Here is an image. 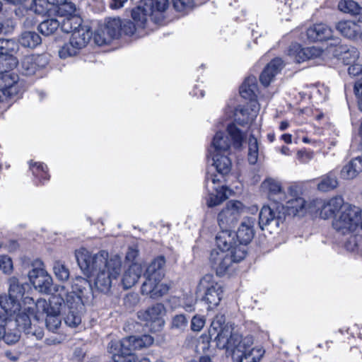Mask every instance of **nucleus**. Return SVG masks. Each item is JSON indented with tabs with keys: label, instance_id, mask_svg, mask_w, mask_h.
<instances>
[{
	"label": "nucleus",
	"instance_id": "a19ab883",
	"mask_svg": "<svg viewBox=\"0 0 362 362\" xmlns=\"http://www.w3.org/2000/svg\"><path fill=\"white\" fill-rule=\"evenodd\" d=\"M19 42L25 47L35 48L41 43V37L35 32L25 31L22 33Z\"/></svg>",
	"mask_w": 362,
	"mask_h": 362
},
{
	"label": "nucleus",
	"instance_id": "e2e57ef3",
	"mask_svg": "<svg viewBox=\"0 0 362 362\" xmlns=\"http://www.w3.org/2000/svg\"><path fill=\"white\" fill-rule=\"evenodd\" d=\"M205 325L204 317L195 315L192 317L191 322V328L194 332H199Z\"/></svg>",
	"mask_w": 362,
	"mask_h": 362
},
{
	"label": "nucleus",
	"instance_id": "de8ad7c7",
	"mask_svg": "<svg viewBox=\"0 0 362 362\" xmlns=\"http://www.w3.org/2000/svg\"><path fill=\"white\" fill-rule=\"evenodd\" d=\"M49 10L50 4L47 0H33L28 11L43 16Z\"/></svg>",
	"mask_w": 362,
	"mask_h": 362
},
{
	"label": "nucleus",
	"instance_id": "864d4df0",
	"mask_svg": "<svg viewBox=\"0 0 362 362\" xmlns=\"http://www.w3.org/2000/svg\"><path fill=\"white\" fill-rule=\"evenodd\" d=\"M258 158V143L256 138L249 139L248 160L251 164H255Z\"/></svg>",
	"mask_w": 362,
	"mask_h": 362
},
{
	"label": "nucleus",
	"instance_id": "ea45409f",
	"mask_svg": "<svg viewBox=\"0 0 362 362\" xmlns=\"http://www.w3.org/2000/svg\"><path fill=\"white\" fill-rule=\"evenodd\" d=\"M109 33L108 37L118 38L122 33V21L119 18H108L103 25Z\"/></svg>",
	"mask_w": 362,
	"mask_h": 362
},
{
	"label": "nucleus",
	"instance_id": "6e6552de",
	"mask_svg": "<svg viewBox=\"0 0 362 362\" xmlns=\"http://www.w3.org/2000/svg\"><path fill=\"white\" fill-rule=\"evenodd\" d=\"M197 290L204 293L202 300L208 304V309L217 306L223 297L222 285L211 274H206L200 279Z\"/></svg>",
	"mask_w": 362,
	"mask_h": 362
},
{
	"label": "nucleus",
	"instance_id": "5fc2aeb1",
	"mask_svg": "<svg viewBox=\"0 0 362 362\" xmlns=\"http://www.w3.org/2000/svg\"><path fill=\"white\" fill-rule=\"evenodd\" d=\"M340 42L341 40L337 39L335 44H330L327 47V51L329 53H332L334 57H337L339 59H341L344 52L349 50L348 45L340 44Z\"/></svg>",
	"mask_w": 362,
	"mask_h": 362
},
{
	"label": "nucleus",
	"instance_id": "58836bf2",
	"mask_svg": "<svg viewBox=\"0 0 362 362\" xmlns=\"http://www.w3.org/2000/svg\"><path fill=\"white\" fill-rule=\"evenodd\" d=\"M214 189L216 192L217 194H210L206 201L209 207H214L221 204L228 196L230 194V190L226 186H221V188L214 187Z\"/></svg>",
	"mask_w": 362,
	"mask_h": 362
},
{
	"label": "nucleus",
	"instance_id": "f03ea898",
	"mask_svg": "<svg viewBox=\"0 0 362 362\" xmlns=\"http://www.w3.org/2000/svg\"><path fill=\"white\" fill-rule=\"evenodd\" d=\"M62 303L64 297L62 291L58 295L53 296L49 302L43 298H39L35 301L33 298L25 296L23 298V309L28 311L37 321L46 314V327L49 331L54 332L62 323L59 315Z\"/></svg>",
	"mask_w": 362,
	"mask_h": 362
},
{
	"label": "nucleus",
	"instance_id": "e433bc0d",
	"mask_svg": "<svg viewBox=\"0 0 362 362\" xmlns=\"http://www.w3.org/2000/svg\"><path fill=\"white\" fill-rule=\"evenodd\" d=\"M339 182L335 173L330 171L321 177L317 189L322 192H328L337 188Z\"/></svg>",
	"mask_w": 362,
	"mask_h": 362
},
{
	"label": "nucleus",
	"instance_id": "423d86ee",
	"mask_svg": "<svg viewBox=\"0 0 362 362\" xmlns=\"http://www.w3.org/2000/svg\"><path fill=\"white\" fill-rule=\"evenodd\" d=\"M218 338V348L231 350L233 357L251 349L254 342L252 336L243 337L238 333L232 332L231 329L223 330Z\"/></svg>",
	"mask_w": 362,
	"mask_h": 362
},
{
	"label": "nucleus",
	"instance_id": "7c9ffc66",
	"mask_svg": "<svg viewBox=\"0 0 362 362\" xmlns=\"http://www.w3.org/2000/svg\"><path fill=\"white\" fill-rule=\"evenodd\" d=\"M142 273L141 266L136 263L132 264L124 272L122 282L124 288L132 287L139 280Z\"/></svg>",
	"mask_w": 362,
	"mask_h": 362
},
{
	"label": "nucleus",
	"instance_id": "6ab92c4d",
	"mask_svg": "<svg viewBox=\"0 0 362 362\" xmlns=\"http://www.w3.org/2000/svg\"><path fill=\"white\" fill-rule=\"evenodd\" d=\"M18 76L10 70L0 72V91L8 97L16 95L19 92Z\"/></svg>",
	"mask_w": 362,
	"mask_h": 362
},
{
	"label": "nucleus",
	"instance_id": "4c0bfd02",
	"mask_svg": "<svg viewBox=\"0 0 362 362\" xmlns=\"http://www.w3.org/2000/svg\"><path fill=\"white\" fill-rule=\"evenodd\" d=\"M225 317L222 315H218L215 317L211 324V327L209 330V336L211 338L215 336L214 340L216 342L218 346V337L222 332L226 329H231L230 327L225 325Z\"/></svg>",
	"mask_w": 362,
	"mask_h": 362
},
{
	"label": "nucleus",
	"instance_id": "ddd939ff",
	"mask_svg": "<svg viewBox=\"0 0 362 362\" xmlns=\"http://www.w3.org/2000/svg\"><path fill=\"white\" fill-rule=\"evenodd\" d=\"M285 216L284 204H276L272 207L263 206L259 215V226L262 230L271 223L278 227L284 220Z\"/></svg>",
	"mask_w": 362,
	"mask_h": 362
},
{
	"label": "nucleus",
	"instance_id": "13d9d810",
	"mask_svg": "<svg viewBox=\"0 0 362 362\" xmlns=\"http://www.w3.org/2000/svg\"><path fill=\"white\" fill-rule=\"evenodd\" d=\"M30 168L35 176L41 177L43 179H48L46 172L47 167L43 164L40 163H34L33 164L30 163Z\"/></svg>",
	"mask_w": 362,
	"mask_h": 362
},
{
	"label": "nucleus",
	"instance_id": "3c124183",
	"mask_svg": "<svg viewBox=\"0 0 362 362\" xmlns=\"http://www.w3.org/2000/svg\"><path fill=\"white\" fill-rule=\"evenodd\" d=\"M172 3L175 10L183 14L191 11L194 6V0H172Z\"/></svg>",
	"mask_w": 362,
	"mask_h": 362
},
{
	"label": "nucleus",
	"instance_id": "052dcab7",
	"mask_svg": "<svg viewBox=\"0 0 362 362\" xmlns=\"http://www.w3.org/2000/svg\"><path fill=\"white\" fill-rule=\"evenodd\" d=\"M2 339L8 344H14L20 339L19 332L16 329L13 331H6L5 329V334Z\"/></svg>",
	"mask_w": 362,
	"mask_h": 362
},
{
	"label": "nucleus",
	"instance_id": "49530a36",
	"mask_svg": "<svg viewBox=\"0 0 362 362\" xmlns=\"http://www.w3.org/2000/svg\"><path fill=\"white\" fill-rule=\"evenodd\" d=\"M25 286L20 284L17 278L13 276L8 279V293L10 296L19 299L23 296Z\"/></svg>",
	"mask_w": 362,
	"mask_h": 362
},
{
	"label": "nucleus",
	"instance_id": "b1692460",
	"mask_svg": "<svg viewBox=\"0 0 362 362\" xmlns=\"http://www.w3.org/2000/svg\"><path fill=\"white\" fill-rule=\"evenodd\" d=\"M160 281H144L141 286L142 294L149 296L152 298H157L166 294L169 291V286Z\"/></svg>",
	"mask_w": 362,
	"mask_h": 362
},
{
	"label": "nucleus",
	"instance_id": "f704fd0d",
	"mask_svg": "<svg viewBox=\"0 0 362 362\" xmlns=\"http://www.w3.org/2000/svg\"><path fill=\"white\" fill-rule=\"evenodd\" d=\"M264 354V350L261 346H255L233 358L238 362H259Z\"/></svg>",
	"mask_w": 362,
	"mask_h": 362
},
{
	"label": "nucleus",
	"instance_id": "473e14b6",
	"mask_svg": "<svg viewBox=\"0 0 362 362\" xmlns=\"http://www.w3.org/2000/svg\"><path fill=\"white\" fill-rule=\"evenodd\" d=\"M213 160V165L218 173L222 175L228 174L231 169V160L228 158L229 154L209 152Z\"/></svg>",
	"mask_w": 362,
	"mask_h": 362
},
{
	"label": "nucleus",
	"instance_id": "c03bdc74",
	"mask_svg": "<svg viewBox=\"0 0 362 362\" xmlns=\"http://www.w3.org/2000/svg\"><path fill=\"white\" fill-rule=\"evenodd\" d=\"M60 21L57 19L50 18L42 21L38 25V30L44 35L49 36L54 34L59 28Z\"/></svg>",
	"mask_w": 362,
	"mask_h": 362
},
{
	"label": "nucleus",
	"instance_id": "680f3d73",
	"mask_svg": "<svg viewBox=\"0 0 362 362\" xmlns=\"http://www.w3.org/2000/svg\"><path fill=\"white\" fill-rule=\"evenodd\" d=\"M112 360L114 362H137V357L134 354L123 355L114 353Z\"/></svg>",
	"mask_w": 362,
	"mask_h": 362
},
{
	"label": "nucleus",
	"instance_id": "412c9836",
	"mask_svg": "<svg viewBox=\"0 0 362 362\" xmlns=\"http://www.w3.org/2000/svg\"><path fill=\"white\" fill-rule=\"evenodd\" d=\"M335 28L342 36L351 40L361 38L362 33V28L358 23L351 20H344L337 22Z\"/></svg>",
	"mask_w": 362,
	"mask_h": 362
},
{
	"label": "nucleus",
	"instance_id": "bb28decb",
	"mask_svg": "<svg viewBox=\"0 0 362 362\" xmlns=\"http://www.w3.org/2000/svg\"><path fill=\"white\" fill-rule=\"evenodd\" d=\"M231 146L228 136L222 132H217L213 138L209 152L229 154Z\"/></svg>",
	"mask_w": 362,
	"mask_h": 362
},
{
	"label": "nucleus",
	"instance_id": "5701e85b",
	"mask_svg": "<svg viewBox=\"0 0 362 362\" xmlns=\"http://www.w3.org/2000/svg\"><path fill=\"white\" fill-rule=\"evenodd\" d=\"M333 30L325 23H316L308 28V39L312 42L327 40L332 37Z\"/></svg>",
	"mask_w": 362,
	"mask_h": 362
},
{
	"label": "nucleus",
	"instance_id": "8fccbe9b",
	"mask_svg": "<svg viewBox=\"0 0 362 362\" xmlns=\"http://www.w3.org/2000/svg\"><path fill=\"white\" fill-rule=\"evenodd\" d=\"M108 35L109 33L107 32L105 27L103 25L100 26L95 31L93 37L95 44L99 46L109 44L114 38L112 36L108 37Z\"/></svg>",
	"mask_w": 362,
	"mask_h": 362
},
{
	"label": "nucleus",
	"instance_id": "bf43d9fd",
	"mask_svg": "<svg viewBox=\"0 0 362 362\" xmlns=\"http://www.w3.org/2000/svg\"><path fill=\"white\" fill-rule=\"evenodd\" d=\"M0 269L5 274H10L13 270V262L7 255H0Z\"/></svg>",
	"mask_w": 362,
	"mask_h": 362
},
{
	"label": "nucleus",
	"instance_id": "f3484780",
	"mask_svg": "<svg viewBox=\"0 0 362 362\" xmlns=\"http://www.w3.org/2000/svg\"><path fill=\"white\" fill-rule=\"evenodd\" d=\"M256 223L254 217H245L243 219L235 234L240 245H247L253 239Z\"/></svg>",
	"mask_w": 362,
	"mask_h": 362
},
{
	"label": "nucleus",
	"instance_id": "4be33fe9",
	"mask_svg": "<svg viewBox=\"0 0 362 362\" xmlns=\"http://www.w3.org/2000/svg\"><path fill=\"white\" fill-rule=\"evenodd\" d=\"M165 309L163 304L156 303L145 310H141L138 313V317L147 323L155 322L158 325L162 326L164 324L163 316L165 315Z\"/></svg>",
	"mask_w": 362,
	"mask_h": 362
},
{
	"label": "nucleus",
	"instance_id": "9b49d317",
	"mask_svg": "<svg viewBox=\"0 0 362 362\" xmlns=\"http://www.w3.org/2000/svg\"><path fill=\"white\" fill-rule=\"evenodd\" d=\"M18 49V45L15 40L0 38V72L17 66L18 60L13 55Z\"/></svg>",
	"mask_w": 362,
	"mask_h": 362
},
{
	"label": "nucleus",
	"instance_id": "4468645a",
	"mask_svg": "<svg viewBox=\"0 0 362 362\" xmlns=\"http://www.w3.org/2000/svg\"><path fill=\"white\" fill-rule=\"evenodd\" d=\"M262 191L269 199L283 204L287 199L286 193L282 187L281 182L274 178L265 179L261 184Z\"/></svg>",
	"mask_w": 362,
	"mask_h": 362
},
{
	"label": "nucleus",
	"instance_id": "69168bd1",
	"mask_svg": "<svg viewBox=\"0 0 362 362\" xmlns=\"http://www.w3.org/2000/svg\"><path fill=\"white\" fill-rule=\"evenodd\" d=\"M354 90L358 98V107L362 111V78L356 82Z\"/></svg>",
	"mask_w": 362,
	"mask_h": 362
},
{
	"label": "nucleus",
	"instance_id": "603ef678",
	"mask_svg": "<svg viewBox=\"0 0 362 362\" xmlns=\"http://www.w3.org/2000/svg\"><path fill=\"white\" fill-rule=\"evenodd\" d=\"M74 45L69 39V42L64 43L59 49V57L61 59H66L77 54L79 49Z\"/></svg>",
	"mask_w": 362,
	"mask_h": 362
},
{
	"label": "nucleus",
	"instance_id": "a878e982",
	"mask_svg": "<svg viewBox=\"0 0 362 362\" xmlns=\"http://www.w3.org/2000/svg\"><path fill=\"white\" fill-rule=\"evenodd\" d=\"M284 63L281 59L275 58L265 67L259 76L262 84L264 86L269 85L274 77L281 70Z\"/></svg>",
	"mask_w": 362,
	"mask_h": 362
},
{
	"label": "nucleus",
	"instance_id": "4d7b16f0",
	"mask_svg": "<svg viewBox=\"0 0 362 362\" xmlns=\"http://www.w3.org/2000/svg\"><path fill=\"white\" fill-rule=\"evenodd\" d=\"M187 319L184 315H177L172 319L171 327L173 329L182 330L187 327Z\"/></svg>",
	"mask_w": 362,
	"mask_h": 362
},
{
	"label": "nucleus",
	"instance_id": "9d476101",
	"mask_svg": "<svg viewBox=\"0 0 362 362\" xmlns=\"http://www.w3.org/2000/svg\"><path fill=\"white\" fill-rule=\"evenodd\" d=\"M33 269L28 272V278L35 289L42 293L51 291L52 278L47 272L42 261L37 259L33 262Z\"/></svg>",
	"mask_w": 362,
	"mask_h": 362
},
{
	"label": "nucleus",
	"instance_id": "20e7f679",
	"mask_svg": "<svg viewBox=\"0 0 362 362\" xmlns=\"http://www.w3.org/2000/svg\"><path fill=\"white\" fill-rule=\"evenodd\" d=\"M246 251L238 247L235 251L214 249L210 254L209 261L212 268L219 276L230 274L233 270L234 264L245 257Z\"/></svg>",
	"mask_w": 362,
	"mask_h": 362
},
{
	"label": "nucleus",
	"instance_id": "39448f33",
	"mask_svg": "<svg viewBox=\"0 0 362 362\" xmlns=\"http://www.w3.org/2000/svg\"><path fill=\"white\" fill-rule=\"evenodd\" d=\"M334 229L341 235H348L358 228L362 229L361 210L355 206L345 204L332 222Z\"/></svg>",
	"mask_w": 362,
	"mask_h": 362
},
{
	"label": "nucleus",
	"instance_id": "c9c22d12",
	"mask_svg": "<svg viewBox=\"0 0 362 362\" xmlns=\"http://www.w3.org/2000/svg\"><path fill=\"white\" fill-rule=\"evenodd\" d=\"M59 21V26L64 33H73L74 30L83 26L81 18L77 15L69 14Z\"/></svg>",
	"mask_w": 362,
	"mask_h": 362
},
{
	"label": "nucleus",
	"instance_id": "393cba45",
	"mask_svg": "<svg viewBox=\"0 0 362 362\" xmlns=\"http://www.w3.org/2000/svg\"><path fill=\"white\" fill-rule=\"evenodd\" d=\"M165 260L164 257H159L153 259L147 267L144 274L145 281L152 280H162L164 276V267Z\"/></svg>",
	"mask_w": 362,
	"mask_h": 362
},
{
	"label": "nucleus",
	"instance_id": "0eeeda50",
	"mask_svg": "<svg viewBox=\"0 0 362 362\" xmlns=\"http://www.w3.org/2000/svg\"><path fill=\"white\" fill-rule=\"evenodd\" d=\"M153 338L148 334L141 337L130 336L123 338L119 341H111L108 349L111 354H132V351L150 346L153 343Z\"/></svg>",
	"mask_w": 362,
	"mask_h": 362
},
{
	"label": "nucleus",
	"instance_id": "774afa93",
	"mask_svg": "<svg viewBox=\"0 0 362 362\" xmlns=\"http://www.w3.org/2000/svg\"><path fill=\"white\" fill-rule=\"evenodd\" d=\"M138 255V250L134 248H129L126 255L127 260L133 262Z\"/></svg>",
	"mask_w": 362,
	"mask_h": 362
},
{
	"label": "nucleus",
	"instance_id": "aec40b11",
	"mask_svg": "<svg viewBox=\"0 0 362 362\" xmlns=\"http://www.w3.org/2000/svg\"><path fill=\"white\" fill-rule=\"evenodd\" d=\"M221 228V230L218 233L216 237V249L235 251L238 247H243L245 250V246L240 245L238 240L235 239V234L230 230L229 228Z\"/></svg>",
	"mask_w": 362,
	"mask_h": 362
},
{
	"label": "nucleus",
	"instance_id": "7ed1b4c3",
	"mask_svg": "<svg viewBox=\"0 0 362 362\" xmlns=\"http://www.w3.org/2000/svg\"><path fill=\"white\" fill-rule=\"evenodd\" d=\"M168 5V0H142L132 11V17L135 23L130 21L122 22V33L133 35L138 28H144L148 18L159 23Z\"/></svg>",
	"mask_w": 362,
	"mask_h": 362
},
{
	"label": "nucleus",
	"instance_id": "79ce46f5",
	"mask_svg": "<svg viewBox=\"0 0 362 362\" xmlns=\"http://www.w3.org/2000/svg\"><path fill=\"white\" fill-rule=\"evenodd\" d=\"M227 132L233 142V146L235 148H241L245 134H243L235 124H230L227 126Z\"/></svg>",
	"mask_w": 362,
	"mask_h": 362
},
{
	"label": "nucleus",
	"instance_id": "a18cd8bd",
	"mask_svg": "<svg viewBox=\"0 0 362 362\" xmlns=\"http://www.w3.org/2000/svg\"><path fill=\"white\" fill-rule=\"evenodd\" d=\"M53 272L56 278L60 281H66L69 278V269L61 260H55L53 263Z\"/></svg>",
	"mask_w": 362,
	"mask_h": 362
},
{
	"label": "nucleus",
	"instance_id": "f8f14e48",
	"mask_svg": "<svg viewBox=\"0 0 362 362\" xmlns=\"http://www.w3.org/2000/svg\"><path fill=\"white\" fill-rule=\"evenodd\" d=\"M245 210V205L238 200H230L218 215V223L220 228H230L242 213Z\"/></svg>",
	"mask_w": 362,
	"mask_h": 362
},
{
	"label": "nucleus",
	"instance_id": "f257e3e1",
	"mask_svg": "<svg viewBox=\"0 0 362 362\" xmlns=\"http://www.w3.org/2000/svg\"><path fill=\"white\" fill-rule=\"evenodd\" d=\"M75 256L83 272L87 276H95L96 288L103 293H108L121 274V257L117 255L109 256L104 250L92 255L85 248L76 250Z\"/></svg>",
	"mask_w": 362,
	"mask_h": 362
},
{
	"label": "nucleus",
	"instance_id": "0e129e2a",
	"mask_svg": "<svg viewBox=\"0 0 362 362\" xmlns=\"http://www.w3.org/2000/svg\"><path fill=\"white\" fill-rule=\"evenodd\" d=\"M306 52L308 57V59L320 58L324 54V52L322 49H321L318 47L315 46L306 47Z\"/></svg>",
	"mask_w": 362,
	"mask_h": 362
},
{
	"label": "nucleus",
	"instance_id": "338daca9",
	"mask_svg": "<svg viewBox=\"0 0 362 362\" xmlns=\"http://www.w3.org/2000/svg\"><path fill=\"white\" fill-rule=\"evenodd\" d=\"M348 72L351 76H357L362 74V65L359 64H353L349 67Z\"/></svg>",
	"mask_w": 362,
	"mask_h": 362
},
{
	"label": "nucleus",
	"instance_id": "37998d69",
	"mask_svg": "<svg viewBox=\"0 0 362 362\" xmlns=\"http://www.w3.org/2000/svg\"><path fill=\"white\" fill-rule=\"evenodd\" d=\"M288 56L296 62L300 63L308 60L306 47L302 48L299 44L295 43L290 46Z\"/></svg>",
	"mask_w": 362,
	"mask_h": 362
},
{
	"label": "nucleus",
	"instance_id": "1a4fd4ad",
	"mask_svg": "<svg viewBox=\"0 0 362 362\" xmlns=\"http://www.w3.org/2000/svg\"><path fill=\"white\" fill-rule=\"evenodd\" d=\"M61 291L64 297L62 305L68 309L64 322L69 327H76L81 322V313L83 309L81 298L74 291L64 292V287L62 288Z\"/></svg>",
	"mask_w": 362,
	"mask_h": 362
},
{
	"label": "nucleus",
	"instance_id": "cd10ccee",
	"mask_svg": "<svg viewBox=\"0 0 362 362\" xmlns=\"http://www.w3.org/2000/svg\"><path fill=\"white\" fill-rule=\"evenodd\" d=\"M344 200L340 197H336L323 203L321 206L320 216L324 219H327L333 216L337 211L338 214L344 206Z\"/></svg>",
	"mask_w": 362,
	"mask_h": 362
},
{
	"label": "nucleus",
	"instance_id": "09e8293b",
	"mask_svg": "<svg viewBox=\"0 0 362 362\" xmlns=\"http://www.w3.org/2000/svg\"><path fill=\"white\" fill-rule=\"evenodd\" d=\"M359 8V4L354 0H340L338 9L344 13L356 16Z\"/></svg>",
	"mask_w": 362,
	"mask_h": 362
},
{
	"label": "nucleus",
	"instance_id": "dca6fc26",
	"mask_svg": "<svg viewBox=\"0 0 362 362\" xmlns=\"http://www.w3.org/2000/svg\"><path fill=\"white\" fill-rule=\"evenodd\" d=\"M48 64V59L42 54L25 56L21 62L20 68L24 75L31 76L38 70L45 68Z\"/></svg>",
	"mask_w": 362,
	"mask_h": 362
},
{
	"label": "nucleus",
	"instance_id": "c756f323",
	"mask_svg": "<svg viewBox=\"0 0 362 362\" xmlns=\"http://www.w3.org/2000/svg\"><path fill=\"white\" fill-rule=\"evenodd\" d=\"M284 202V211L288 215L303 216L307 211V203L302 197L291 198Z\"/></svg>",
	"mask_w": 362,
	"mask_h": 362
},
{
	"label": "nucleus",
	"instance_id": "2eb2a0df",
	"mask_svg": "<svg viewBox=\"0 0 362 362\" xmlns=\"http://www.w3.org/2000/svg\"><path fill=\"white\" fill-rule=\"evenodd\" d=\"M259 109L257 101L250 102L247 106L239 105L234 110V121L242 126L247 124L257 117Z\"/></svg>",
	"mask_w": 362,
	"mask_h": 362
},
{
	"label": "nucleus",
	"instance_id": "2f4dec72",
	"mask_svg": "<svg viewBox=\"0 0 362 362\" xmlns=\"http://www.w3.org/2000/svg\"><path fill=\"white\" fill-rule=\"evenodd\" d=\"M258 91L257 82L255 76H249L243 83L240 88V95L250 100L256 101L255 98Z\"/></svg>",
	"mask_w": 362,
	"mask_h": 362
},
{
	"label": "nucleus",
	"instance_id": "a211bd4d",
	"mask_svg": "<svg viewBox=\"0 0 362 362\" xmlns=\"http://www.w3.org/2000/svg\"><path fill=\"white\" fill-rule=\"evenodd\" d=\"M31 316L28 311L24 310L22 307L21 313L16 316V324L19 329H22L26 334L35 337L37 339H41L44 336L43 329L37 328L32 325Z\"/></svg>",
	"mask_w": 362,
	"mask_h": 362
},
{
	"label": "nucleus",
	"instance_id": "6e6d98bb",
	"mask_svg": "<svg viewBox=\"0 0 362 362\" xmlns=\"http://www.w3.org/2000/svg\"><path fill=\"white\" fill-rule=\"evenodd\" d=\"M348 51L344 52L340 59L346 64H351L358 58L359 53L354 47L348 46Z\"/></svg>",
	"mask_w": 362,
	"mask_h": 362
},
{
	"label": "nucleus",
	"instance_id": "72a5a7b5",
	"mask_svg": "<svg viewBox=\"0 0 362 362\" xmlns=\"http://www.w3.org/2000/svg\"><path fill=\"white\" fill-rule=\"evenodd\" d=\"M362 171V164L356 158L344 165L340 171V177L344 180L355 178Z\"/></svg>",
	"mask_w": 362,
	"mask_h": 362
},
{
	"label": "nucleus",
	"instance_id": "c85d7f7f",
	"mask_svg": "<svg viewBox=\"0 0 362 362\" xmlns=\"http://www.w3.org/2000/svg\"><path fill=\"white\" fill-rule=\"evenodd\" d=\"M92 36V32L87 25H83L73 31L70 37L71 43L79 50L85 47L89 42Z\"/></svg>",
	"mask_w": 362,
	"mask_h": 362
}]
</instances>
